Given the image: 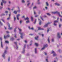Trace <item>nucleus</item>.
Returning a JSON list of instances; mask_svg holds the SVG:
<instances>
[{
    "mask_svg": "<svg viewBox=\"0 0 62 62\" xmlns=\"http://www.w3.org/2000/svg\"><path fill=\"white\" fill-rule=\"evenodd\" d=\"M10 37V35H7L6 36H4V38L5 39H6L7 38H9Z\"/></svg>",
    "mask_w": 62,
    "mask_h": 62,
    "instance_id": "obj_1",
    "label": "nucleus"
},
{
    "mask_svg": "<svg viewBox=\"0 0 62 62\" xmlns=\"http://www.w3.org/2000/svg\"><path fill=\"white\" fill-rule=\"evenodd\" d=\"M20 14H18L17 15V18L18 20H19V18H18V17L20 16Z\"/></svg>",
    "mask_w": 62,
    "mask_h": 62,
    "instance_id": "obj_10",
    "label": "nucleus"
},
{
    "mask_svg": "<svg viewBox=\"0 0 62 62\" xmlns=\"http://www.w3.org/2000/svg\"><path fill=\"white\" fill-rule=\"evenodd\" d=\"M4 15H5V14H3L2 16H4Z\"/></svg>",
    "mask_w": 62,
    "mask_h": 62,
    "instance_id": "obj_60",
    "label": "nucleus"
},
{
    "mask_svg": "<svg viewBox=\"0 0 62 62\" xmlns=\"http://www.w3.org/2000/svg\"><path fill=\"white\" fill-rule=\"evenodd\" d=\"M25 20H29V18L28 17H27L26 18L24 19Z\"/></svg>",
    "mask_w": 62,
    "mask_h": 62,
    "instance_id": "obj_16",
    "label": "nucleus"
},
{
    "mask_svg": "<svg viewBox=\"0 0 62 62\" xmlns=\"http://www.w3.org/2000/svg\"><path fill=\"white\" fill-rule=\"evenodd\" d=\"M46 4L47 6H49V4H48V2H46Z\"/></svg>",
    "mask_w": 62,
    "mask_h": 62,
    "instance_id": "obj_20",
    "label": "nucleus"
},
{
    "mask_svg": "<svg viewBox=\"0 0 62 62\" xmlns=\"http://www.w3.org/2000/svg\"><path fill=\"white\" fill-rule=\"evenodd\" d=\"M30 29H31V30H34V28H31Z\"/></svg>",
    "mask_w": 62,
    "mask_h": 62,
    "instance_id": "obj_36",
    "label": "nucleus"
},
{
    "mask_svg": "<svg viewBox=\"0 0 62 62\" xmlns=\"http://www.w3.org/2000/svg\"><path fill=\"white\" fill-rule=\"evenodd\" d=\"M16 28H15V29L14 30V32H16Z\"/></svg>",
    "mask_w": 62,
    "mask_h": 62,
    "instance_id": "obj_39",
    "label": "nucleus"
},
{
    "mask_svg": "<svg viewBox=\"0 0 62 62\" xmlns=\"http://www.w3.org/2000/svg\"><path fill=\"white\" fill-rule=\"evenodd\" d=\"M13 40H14V38H12L11 39V40L12 41Z\"/></svg>",
    "mask_w": 62,
    "mask_h": 62,
    "instance_id": "obj_26",
    "label": "nucleus"
},
{
    "mask_svg": "<svg viewBox=\"0 0 62 62\" xmlns=\"http://www.w3.org/2000/svg\"><path fill=\"white\" fill-rule=\"evenodd\" d=\"M47 15H49V16H50V15H51L49 13H47Z\"/></svg>",
    "mask_w": 62,
    "mask_h": 62,
    "instance_id": "obj_27",
    "label": "nucleus"
},
{
    "mask_svg": "<svg viewBox=\"0 0 62 62\" xmlns=\"http://www.w3.org/2000/svg\"><path fill=\"white\" fill-rule=\"evenodd\" d=\"M0 39L1 41V47L2 48H3V43H2V38L0 37Z\"/></svg>",
    "mask_w": 62,
    "mask_h": 62,
    "instance_id": "obj_3",
    "label": "nucleus"
},
{
    "mask_svg": "<svg viewBox=\"0 0 62 62\" xmlns=\"http://www.w3.org/2000/svg\"><path fill=\"white\" fill-rule=\"evenodd\" d=\"M22 18H24V16H23L22 17Z\"/></svg>",
    "mask_w": 62,
    "mask_h": 62,
    "instance_id": "obj_62",
    "label": "nucleus"
},
{
    "mask_svg": "<svg viewBox=\"0 0 62 62\" xmlns=\"http://www.w3.org/2000/svg\"><path fill=\"white\" fill-rule=\"evenodd\" d=\"M60 21L61 22H62V19H60Z\"/></svg>",
    "mask_w": 62,
    "mask_h": 62,
    "instance_id": "obj_55",
    "label": "nucleus"
},
{
    "mask_svg": "<svg viewBox=\"0 0 62 62\" xmlns=\"http://www.w3.org/2000/svg\"><path fill=\"white\" fill-rule=\"evenodd\" d=\"M34 14H36V12L35 11H34Z\"/></svg>",
    "mask_w": 62,
    "mask_h": 62,
    "instance_id": "obj_56",
    "label": "nucleus"
},
{
    "mask_svg": "<svg viewBox=\"0 0 62 62\" xmlns=\"http://www.w3.org/2000/svg\"><path fill=\"white\" fill-rule=\"evenodd\" d=\"M47 46H48V45H47V44L46 45H44L43 47L42 48L41 50H44V49H45V47H47Z\"/></svg>",
    "mask_w": 62,
    "mask_h": 62,
    "instance_id": "obj_2",
    "label": "nucleus"
},
{
    "mask_svg": "<svg viewBox=\"0 0 62 62\" xmlns=\"http://www.w3.org/2000/svg\"><path fill=\"white\" fill-rule=\"evenodd\" d=\"M33 8V9H35V8H37V7H35Z\"/></svg>",
    "mask_w": 62,
    "mask_h": 62,
    "instance_id": "obj_41",
    "label": "nucleus"
},
{
    "mask_svg": "<svg viewBox=\"0 0 62 62\" xmlns=\"http://www.w3.org/2000/svg\"><path fill=\"white\" fill-rule=\"evenodd\" d=\"M40 18H41V19L42 20V21H44V20H43V18H42V17H41V16H40Z\"/></svg>",
    "mask_w": 62,
    "mask_h": 62,
    "instance_id": "obj_28",
    "label": "nucleus"
},
{
    "mask_svg": "<svg viewBox=\"0 0 62 62\" xmlns=\"http://www.w3.org/2000/svg\"><path fill=\"white\" fill-rule=\"evenodd\" d=\"M14 37L16 38H17V36H16V34L15 35Z\"/></svg>",
    "mask_w": 62,
    "mask_h": 62,
    "instance_id": "obj_45",
    "label": "nucleus"
},
{
    "mask_svg": "<svg viewBox=\"0 0 62 62\" xmlns=\"http://www.w3.org/2000/svg\"><path fill=\"white\" fill-rule=\"evenodd\" d=\"M45 54L46 55H47V53H46V52H45Z\"/></svg>",
    "mask_w": 62,
    "mask_h": 62,
    "instance_id": "obj_50",
    "label": "nucleus"
},
{
    "mask_svg": "<svg viewBox=\"0 0 62 62\" xmlns=\"http://www.w3.org/2000/svg\"><path fill=\"white\" fill-rule=\"evenodd\" d=\"M30 21L29 20H28V21H26V23H30Z\"/></svg>",
    "mask_w": 62,
    "mask_h": 62,
    "instance_id": "obj_18",
    "label": "nucleus"
},
{
    "mask_svg": "<svg viewBox=\"0 0 62 62\" xmlns=\"http://www.w3.org/2000/svg\"><path fill=\"white\" fill-rule=\"evenodd\" d=\"M51 23V22L48 23H47V24H46L44 26V27H47V26H48V24H49L50 23Z\"/></svg>",
    "mask_w": 62,
    "mask_h": 62,
    "instance_id": "obj_7",
    "label": "nucleus"
},
{
    "mask_svg": "<svg viewBox=\"0 0 62 62\" xmlns=\"http://www.w3.org/2000/svg\"><path fill=\"white\" fill-rule=\"evenodd\" d=\"M38 15H36L35 16V17H38Z\"/></svg>",
    "mask_w": 62,
    "mask_h": 62,
    "instance_id": "obj_48",
    "label": "nucleus"
},
{
    "mask_svg": "<svg viewBox=\"0 0 62 62\" xmlns=\"http://www.w3.org/2000/svg\"><path fill=\"white\" fill-rule=\"evenodd\" d=\"M54 41V40L53 39H52V42H53Z\"/></svg>",
    "mask_w": 62,
    "mask_h": 62,
    "instance_id": "obj_54",
    "label": "nucleus"
},
{
    "mask_svg": "<svg viewBox=\"0 0 62 62\" xmlns=\"http://www.w3.org/2000/svg\"><path fill=\"white\" fill-rule=\"evenodd\" d=\"M7 53V50H5L4 52V53L2 55L3 57H4L5 58V54H6Z\"/></svg>",
    "mask_w": 62,
    "mask_h": 62,
    "instance_id": "obj_4",
    "label": "nucleus"
},
{
    "mask_svg": "<svg viewBox=\"0 0 62 62\" xmlns=\"http://www.w3.org/2000/svg\"><path fill=\"white\" fill-rule=\"evenodd\" d=\"M22 21H20V23H21H21H22Z\"/></svg>",
    "mask_w": 62,
    "mask_h": 62,
    "instance_id": "obj_51",
    "label": "nucleus"
},
{
    "mask_svg": "<svg viewBox=\"0 0 62 62\" xmlns=\"http://www.w3.org/2000/svg\"><path fill=\"white\" fill-rule=\"evenodd\" d=\"M24 42L25 43H27V41L26 40L24 41Z\"/></svg>",
    "mask_w": 62,
    "mask_h": 62,
    "instance_id": "obj_46",
    "label": "nucleus"
},
{
    "mask_svg": "<svg viewBox=\"0 0 62 62\" xmlns=\"http://www.w3.org/2000/svg\"><path fill=\"white\" fill-rule=\"evenodd\" d=\"M23 50L24 52H25V51H24V49H23Z\"/></svg>",
    "mask_w": 62,
    "mask_h": 62,
    "instance_id": "obj_61",
    "label": "nucleus"
},
{
    "mask_svg": "<svg viewBox=\"0 0 62 62\" xmlns=\"http://www.w3.org/2000/svg\"><path fill=\"white\" fill-rule=\"evenodd\" d=\"M51 54H54L53 55L54 56H56V54L55 53V52H54V51H52Z\"/></svg>",
    "mask_w": 62,
    "mask_h": 62,
    "instance_id": "obj_5",
    "label": "nucleus"
},
{
    "mask_svg": "<svg viewBox=\"0 0 62 62\" xmlns=\"http://www.w3.org/2000/svg\"><path fill=\"white\" fill-rule=\"evenodd\" d=\"M10 17L9 18H8L7 19L8 20H9V19H10Z\"/></svg>",
    "mask_w": 62,
    "mask_h": 62,
    "instance_id": "obj_44",
    "label": "nucleus"
},
{
    "mask_svg": "<svg viewBox=\"0 0 62 62\" xmlns=\"http://www.w3.org/2000/svg\"><path fill=\"white\" fill-rule=\"evenodd\" d=\"M8 61H10V58L9 57L8 58Z\"/></svg>",
    "mask_w": 62,
    "mask_h": 62,
    "instance_id": "obj_37",
    "label": "nucleus"
},
{
    "mask_svg": "<svg viewBox=\"0 0 62 62\" xmlns=\"http://www.w3.org/2000/svg\"><path fill=\"white\" fill-rule=\"evenodd\" d=\"M30 4V3H28V4H27V6H29V4Z\"/></svg>",
    "mask_w": 62,
    "mask_h": 62,
    "instance_id": "obj_52",
    "label": "nucleus"
},
{
    "mask_svg": "<svg viewBox=\"0 0 62 62\" xmlns=\"http://www.w3.org/2000/svg\"><path fill=\"white\" fill-rule=\"evenodd\" d=\"M17 12H18V11H15L14 12V13H15V14H17Z\"/></svg>",
    "mask_w": 62,
    "mask_h": 62,
    "instance_id": "obj_14",
    "label": "nucleus"
},
{
    "mask_svg": "<svg viewBox=\"0 0 62 62\" xmlns=\"http://www.w3.org/2000/svg\"><path fill=\"white\" fill-rule=\"evenodd\" d=\"M22 3H25V1H24V0H22Z\"/></svg>",
    "mask_w": 62,
    "mask_h": 62,
    "instance_id": "obj_32",
    "label": "nucleus"
},
{
    "mask_svg": "<svg viewBox=\"0 0 62 62\" xmlns=\"http://www.w3.org/2000/svg\"><path fill=\"white\" fill-rule=\"evenodd\" d=\"M55 5H57V6H60V4H59L57 3H55Z\"/></svg>",
    "mask_w": 62,
    "mask_h": 62,
    "instance_id": "obj_15",
    "label": "nucleus"
},
{
    "mask_svg": "<svg viewBox=\"0 0 62 62\" xmlns=\"http://www.w3.org/2000/svg\"><path fill=\"white\" fill-rule=\"evenodd\" d=\"M38 38H39V37L38 36H37V38L35 37V39H36V40H38Z\"/></svg>",
    "mask_w": 62,
    "mask_h": 62,
    "instance_id": "obj_19",
    "label": "nucleus"
},
{
    "mask_svg": "<svg viewBox=\"0 0 62 62\" xmlns=\"http://www.w3.org/2000/svg\"><path fill=\"white\" fill-rule=\"evenodd\" d=\"M35 53H37V48H36L35 49Z\"/></svg>",
    "mask_w": 62,
    "mask_h": 62,
    "instance_id": "obj_21",
    "label": "nucleus"
},
{
    "mask_svg": "<svg viewBox=\"0 0 62 62\" xmlns=\"http://www.w3.org/2000/svg\"><path fill=\"white\" fill-rule=\"evenodd\" d=\"M5 42L6 43H8V41H5Z\"/></svg>",
    "mask_w": 62,
    "mask_h": 62,
    "instance_id": "obj_25",
    "label": "nucleus"
},
{
    "mask_svg": "<svg viewBox=\"0 0 62 62\" xmlns=\"http://www.w3.org/2000/svg\"><path fill=\"white\" fill-rule=\"evenodd\" d=\"M61 26V24H60L59 25V27H60Z\"/></svg>",
    "mask_w": 62,
    "mask_h": 62,
    "instance_id": "obj_53",
    "label": "nucleus"
},
{
    "mask_svg": "<svg viewBox=\"0 0 62 62\" xmlns=\"http://www.w3.org/2000/svg\"><path fill=\"white\" fill-rule=\"evenodd\" d=\"M9 17H10V14H9Z\"/></svg>",
    "mask_w": 62,
    "mask_h": 62,
    "instance_id": "obj_64",
    "label": "nucleus"
},
{
    "mask_svg": "<svg viewBox=\"0 0 62 62\" xmlns=\"http://www.w3.org/2000/svg\"><path fill=\"white\" fill-rule=\"evenodd\" d=\"M49 37L48 38V42L49 43H50V39H49Z\"/></svg>",
    "mask_w": 62,
    "mask_h": 62,
    "instance_id": "obj_23",
    "label": "nucleus"
},
{
    "mask_svg": "<svg viewBox=\"0 0 62 62\" xmlns=\"http://www.w3.org/2000/svg\"><path fill=\"white\" fill-rule=\"evenodd\" d=\"M31 20L32 22H33V17L32 16L31 17Z\"/></svg>",
    "mask_w": 62,
    "mask_h": 62,
    "instance_id": "obj_22",
    "label": "nucleus"
},
{
    "mask_svg": "<svg viewBox=\"0 0 62 62\" xmlns=\"http://www.w3.org/2000/svg\"><path fill=\"white\" fill-rule=\"evenodd\" d=\"M45 8L46 9H47L48 8H47V7H45Z\"/></svg>",
    "mask_w": 62,
    "mask_h": 62,
    "instance_id": "obj_49",
    "label": "nucleus"
},
{
    "mask_svg": "<svg viewBox=\"0 0 62 62\" xmlns=\"http://www.w3.org/2000/svg\"><path fill=\"white\" fill-rule=\"evenodd\" d=\"M49 29H48L47 31V33H48V32H49Z\"/></svg>",
    "mask_w": 62,
    "mask_h": 62,
    "instance_id": "obj_57",
    "label": "nucleus"
},
{
    "mask_svg": "<svg viewBox=\"0 0 62 62\" xmlns=\"http://www.w3.org/2000/svg\"><path fill=\"white\" fill-rule=\"evenodd\" d=\"M42 37H44V35H43V34H42Z\"/></svg>",
    "mask_w": 62,
    "mask_h": 62,
    "instance_id": "obj_58",
    "label": "nucleus"
},
{
    "mask_svg": "<svg viewBox=\"0 0 62 62\" xmlns=\"http://www.w3.org/2000/svg\"><path fill=\"white\" fill-rule=\"evenodd\" d=\"M35 45L36 46H39V44L38 43H35Z\"/></svg>",
    "mask_w": 62,
    "mask_h": 62,
    "instance_id": "obj_17",
    "label": "nucleus"
},
{
    "mask_svg": "<svg viewBox=\"0 0 62 62\" xmlns=\"http://www.w3.org/2000/svg\"><path fill=\"white\" fill-rule=\"evenodd\" d=\"M18 29H19V31H22V30L21 29H20L19 28H18Z\"/></svg>",
    "mask_w": 62,
    "mask_h": 62,
    "instance_id": "obj_38",
    "label": "nucleus"
},
{
    "mask_svg": "<svg viewBox=\"0 0 62 62\" xmlns=\"http://www.w3.org/2000/svg\"><path fill=\"white\" fill-rule=\"evenodd\" d=\"M19 33L21 35H23V32H20Z\"/></svg>",
    "mask_w": 62,
    "mask_h": 62,
    "instance_id": "obj_24",
    "label": "nucleus"
},
{
    "mask_svg": "<svg viewBox=\"0 0 62 62\" xmlns=\"http://www.w3.org/2000/svg\"><path fill=\"white\" fill-rule=\"evenodd\" d=\"M16 20V17H15V16H14V21H15Z\"/></svg>",
    "mask_w": 62,
    "mask_h": 62,
    "instance_id": "obj_35",
    "label": "nucleus"
},
{
    "mask_svg": "<svg viewBox=\"0 0 62 62\" xmlns=\"http://www.w3.org/2000/svg\"><path fill=\"white\" fill-rule=\"evenodd\" d=\"M1 6H3V3L1 2Z\"/></svg>",
    "mask_w": 62,
    "mask_h": 62,
    "instance_id": "obj_34",
    "label": "nucleus"
},
{
    "mask_svg": "<svg viewBox=\"0 0 62 62\" xmlns=\"http://www.w3.org/2000/svg\"><path fill=\"white\" fill-rule=\"evenodd\" d=\"M6 32L7 34H8V33H9V31H6Z\"/></svg>",
    "mask_w": 62,
    "mask_h": 62,
    "instance_id": "obj_30",
    "label": "nucleus"
},
{
    "mask_svg": "<svg viewBox=\"0 0 62 62\" xmlns=\"http://www.w3.org/2000/svg\"><path fill=\"white\" fill-rule=\"evenodd\" d=\"M33 34H29V35H30L31 36H33Z\"/></svg>",
    "mask_w": 62,
    "mask_h": 62,
    "instance_id": "obj_33",
    "label": "nucleus"
},
{
    "mask_svg": "<svg viewBox=\"0 0 62 62\" xmlns=\"http://www.w3.org/2000/svg\"><path fill=\"white\" fill-rule=\"evenodd\" d=\"M14 43L15 44H16V47H17L16 49H18V46H17V43L16 42H14Z\"/></svg>",
    "mask_w": 62,
    "mask_h": 62,
    "instance_id": "obj_11",
    "label": "nucleus"
},
{
    "mask_svg": "<svg viewBox=\"0 0 62 62\" xmlns=\"http://www.w3.org/2000/svg\"><path fill=\"white\" fill-rule=\"evenodd\" d=\"M38 28L39 30H44L43 29H41L40 27H38Z\"/></svg>",
    "mask_w": 62,
    "mask_h": 62,
    "instance_id": "obj_8",
    "label": "nucleus"
},
{
    "mask_svg": "<svg viewBox=\"0 0 62 62\" xmlns=\"http://www.w3.org/2000/svg\"><path fill=\"white\" fill-rule=\"evenodd\" d=\"M54 25H55V26H56V24H55V23H54Z\"/></svg>",
    "mask_w": 62,
    "mask_h": 62,
    "instance_id": "obj_47",
    "label": "nucleus"
},
{
    "mask_svg": "<svg viewBox=\"0 0 62 62\" xmlns=\"http://www.w3.org/2000/svg\"><path fill=\"white\" fill-rule=\"evenodd\" d=\"M8 29L9 30H11V29H12V28L10 27V24L9 23H8Z\"/></svg>",
    "mask_w": 62,
    "mask_h": 62,
    "instance_id": "obj_6",
    "label": "nucleus"
},
{
    "mask_svg": "<svg viewBox=\"0 0 62 62\" xmlns=\"http://www.w3.org/2000/svg\"><path fill=\"white\" fill-rule=\"evenodd\" d=\"M38 20L40 22L39 23V24L40 25H41V20H40V19H38Z\"/></svg>",
    "mask_w": 62,
    "mask_h": 62,
    "instance_id": "obj_12",
    "label": "nucleus"
},
{
    "mask_svg": "<svg viewBox=\"0 0 62 62\" xmlns=\"http://www.w3.org/2000/svg\"><path fill=\"white\" fill-rule=\"evenodd\" d=\"M57 22H58V21H54V23H57Z\"/></svg>",
    "mask_w": 62,
    "mask_h": 62,
    "instance_id": "obj_29",
    "label": "nucleus"
},
{
    "mask_svg": "<svg viewBox=\"0 0 62 62\" xmlns=\"http://www.w3.org/2000/svg\"><path fill=\"white\" fill-rule=\"evenodd\" d=\"M29 29H31V28H30V27L29 26Z\"/></svg>",
    "mask_w": 62,
    "mask_h": 62,
    "instance_id": "obj_63",
    "label": "nucleus"
},
{
    "mask_svg": "<svg viewBox=\"0 0 62 62\" xmlns=\"http://www.w3.org/2000/svg\"><path fill=\"white\" fill-rule=\"evenodd\" d=\"M37 21V19H36L35 21L34 22V24H35V23H36V21Z\"/></svg>",
    "mask_w": 62,
    "mask_h": 62,
    "instance_id": "obj_31",
    "label": "nucleus"
},
{
    "mask_svg": "<svg viewBox=\"0 0 62 62\" xmlns=\"http://www.w3.org/2000/svg\"><path fill=\"white\" fill-rule=\"evenodd\" d=\"M20 37L21 39H23V36H21Z\"/></svg>",
    "mask_w": 62,
    "mask_h": 62,
    "instance_id": "obj_43",
    "label": "nucleus"
},
{
    "mask_svg": "<svg viewBox=\"0 0 62 62\" xmlns=\"http://www.w3.org/2000/svg\"><path fill=\"white\" fill-rule=\"evenodd\" d=\"M5 13H8V11H5Z\"/></svg>",
    "mask_w": 62,
    "mask_h": 62,
    "instance_id": "obj_42",
    "label": "nucleus"
},
{
    "mask_svg": "<svg viewBox=\"0 0 62 62\" xmlns=\"http://www.w3.org/2000/svg\"><path fill=\"white\" fill-rule=\"evenodd\" d=\"M1 20H2V21H3V22H4V23H5V21L4 20H3V19H1Z\"/></svg>",
    "mask_w": 62,
    "mask_h": 62,
    "instance_id": "obj_40",
    "label": "nucleus"
},
{
    "mask_svg": "<svg viewBox=\"0 0 62 62\" xmlns=\"http://www.w3.org/2000/svg\"><path fill=\"white\" fill-rule=\"evenodd\" d=\"M60 35V34H59V33H58V38L59 39H60V38H61V36H60L59 35Z\"/></svg>",
    "mask_w": 62,
    "mask_h": 62,
    "instance_id": "obj_9",
    "label": "nucleus"
},
{
    "mask_svg": "<svg viewBox=\"0 0 62 62\" xmlns=\"http://www.w3.org/2000/svg\"><path fill=\"white\" fill-rule=\"evenodd\" d=\"M2 0V2L4 4H6L7 3V2L6 1H5L4 0Z\"/></svg>",
    "mask_w": 62,
    "mask_h": 62,
    "instance_id": "obj_13",
    "label": "nucleus"
},
{
    "mask_svg": "<svg viewBox=\"0 0 62 62\" xmlns=\"http://www.w3.org/2000/svg\"><path fill=\"white\" fill-rule=\"evenodd\" d=\"M2 8H3V7H1L0 8V9H2Z\"/></svg>",
    "mask_w": 62,
    "mask_h": 62,
    "instance_id": "obj_59",
    "label": "nucleus"
}]
</instances>
